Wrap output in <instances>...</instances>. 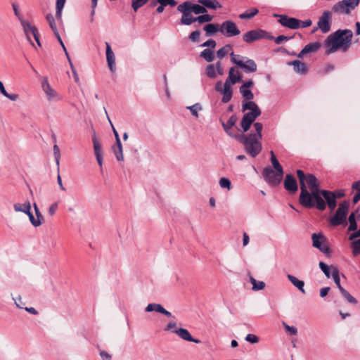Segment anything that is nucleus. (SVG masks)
<instances>
[{
	"label": "nucleus",
	"mask_w": 360,
	"mask_h": 360,
	"mask_svg": "<svg viewBox=\"0 0 360 360\" xmlns=\"http://www.w3.org/2000/svg\"><path fill=\"white\" fill-rule=\"evenodd\" d=\"M300 184V202L305 207H316L319 210L326 209V202L320 195L319 184L316 176L311 174L307 176L302 170H297Z\"/></svg>",
	"instance_id": "nucleus-1"
},
{
	"label": "nucleus",
	"mask_w": 360,
	"mask_h": 360,
	"mask_svg": "<svg viewBox=\"0 0 360 360\" xmlns=\"http://www.w3.org/2000/svg\"><path fill=\"white\" fill-rule=\"evenodd\" d=\"M352 36L350 30H339L329 35L324 41V46L327 48L326 53L330 54L340 48L347 50L351 44Z\"/></svg>",
	"instance_id": "nucleus-2"
},
{
	"label": "nucleus",
	"mask_w": 360,
	"mask_h": 360,
	"mask_svg": "<svg viewBox=\"0 0 360 360\" xmlns=\"http://www.w3.org/2000/svg\"><path fill=\"white\" fill-rule=\"evenodd\" d=\"M235 139L243 144L245 151L252 158L256 157L262 150L261 139L252 134H237Z\"/></svg>",
	"instance_id": "nucleus-3"
},
{
	"label": "nucleus",
	"mask_w": 360,
	"mask_h": 360,
	"mask_svg": "<svg viewBox=\"0 0 360 360\" xmlns=\"http://www.w3.org/2000/svg\"><path fill=\"white\" fill-rule=\"evenodd\" d=\"M242 110L243 112L249 110L248 112L245 113L240 123L243 132H246L256 118L261 115V110L254 101L243 103Z\"/></svg>",
	"instance_id": "nucleus-4"
},
{
	"label": "nucleus",
	"mask_w": 360,
	"mask_h": 360,
	"mask_svg": "<svg viewBox=\"0 0 360 360\" xmlns=\"http://www.w3.org/2000/svg\"><path fill=\"white\" fill-rule=\"evenodd\" d=\"M231 61L243 70L245 72L252 73L257 71V65L252 59L236 55L233 52L231 53Z\"/></svg>",
	"instance_id": "nucleus-5"
},
{
	"label": "nucleus",
	"mask_w": 360,
	"mask_h": 360,
	"mask_svg": "<svg viewBox=\"0 0 360 360\" xmlns=\"http://www.w3.org/2000/svg\"><path fill=\"white\" fill-rule=\"evenodd\" d=\"M359 0H342L335 4L332 11L338 14H349L351 11L358 6Z\"/></svg>",
	"instance_id": "nucleus-6"
},
{
	"label": "nucleus",
	"mask_w": 360,
	"mask_h": 360,
	"mask_svg": "<svg viewBox=\"0 0 360 360\" xmlns=\"http://www.w3.org/2000/svg\"><path fill=\"white\" fill-rule=\"evenodd\" d=\"M177 10L182 13L181 23L185 25H190L196 22L195 17L192 15V10L189 8V1H185L177 6Z\"/></svg>",
	"instance_id": "nucleus-7"
},
{
	"label": "nucleus",
	"mask_w": 360,
	"mask_h": 360,
	"mask_svg": "<svg viewBox=\"0 0 360 360\" xmlns=\"http://www.w3.org/2000/svg\"><path fill=\"white\" fill-rule=\"evenodd\" d=\"M283 176V172L274 171L271 167H265L263 170V176L266 182L270 186H275L280 184Z\"/></svg>",
	"instance_id": "nucleus-8"
},
{
	"label": "nucleus",
	"mask_w": 360,
	"mask_h": 360,
	"mask_svg": "<svg viewBox=\"0 0 360 360\" xmlns=\"http://www.w3.org/2000/svg\"><path fill=\"white\" fill-rule=\"evenodd\" d=\"M312 245L325 255H330L331 251L327 244V239L322 233H313L311 236Z\"/></svg>",
	"instance_id": "nucleus-9"
},
{
	"label": "nucleus",
	"mask_w": 360,
	"mask_h": 360,
	"mask_svg": "<svg viewBox=\"0 0 360 360\" xmlns=\"http://www.w3.org/2000/svg\"><path fill=\"white\" fill-rule=\"evenodd\" d=\"M41 88L49 102H57L61 99L58 93L50 85L47 77L42 79Z\"/></svg>",
	"instance_id": "nucleus-10"
},
{
	"label": "nucleus",
	"mask_w": 360,
	"mask_h": 360,
	"mask_svg": "<svg viewBox=\"0 0 360 360\" xmlns=\"http://www.w3.org/2000/svg\"><path fill=\"white\" fill-rule=\"evenodd\" d=\"M348 207L349 204L347 202L340 203L335 214L330 219V224L333 226H338L345 221Z\"/></svg>",
	"instance_id": "nucleus-11"
},
{
	"label": "nucleus",
	"mask_w": 360,
	"mask_h": 360,
	"mask_svg": "<svg viewBox=\"0 0 360 360\" xmlns=\"http://www.w3.org/2000/svg\"><path fill=\"white\" fill-rule=\"evenodd\" d=\"M220 32L227 37H232L239 35L240 31L235 22L226 20L220 25Z\"/></svg>",
	"instance_id": "nucleus-12"
},
{
	"label": "nucleus",
	"mask_w": 360,
	"mask_h": 360,
	"mask_svg": "<svg viewBox=\"0 0 360 360\" xmlns=\"http://www.w3.org/2000/svg\"><path fill=\"white\" fill-rule=\"evenodd\" d=\"M330 18L331 15L330 11H323L321 16L319 18L318 22V27H316L314 30L320 29L323 33L328 32L330 30Z\"/></svg>",
	"instance_id": "nucleus-13"
},
{
	"label": "nucleus",
	"mask_w": 360,
	"mask_h": 360,
	"mask_svg": "<svg viewBox=\"0 0 360 360\" xmlns=\"http://www.w3.org/2000/svg\"><path fill=\"white\" fill-rule=\"evenodd\" d=\"M266 34V32L262 30H253L244 34L243 39L247 43H252L255 41L264 38Z\"/></svg>",
	"instance_id": "nucleus-14"
},
{
	"label": "nucleus",
	"mask_w": 360,
	"mask_h": 360,
	"mask_svg": "<svg viewBox=\"0 0 360 360\" xmlns=\"http://www.w3.org/2000/svg\"><path fill=\"white\" fill-rule=\"evenodd\" d=\"M278 16L280 18L278 22L283 26L292 30H296L300 27L301 20L294 18H289L285 15H280Z\"/></svg>",
	"instance_id": "nucleus-15"
},
{
	"label": "nucleus",
	"mask_w": 360,
	"mask_h": 360,
	"mask_svg": "<svg viewBox=\"0 0 360 360\" xmlns=\"http://www.w3.org/2000/svg\"><path fill=\"white\" fill-rule=\"evenodd\" d=\"M20 23L23 28V31L27 39L31 43L32 46H34V44L32 41V36H36V33L38 32L37 27L32 25L29 21L25 20H20Z\"/></svg>",
	"instance_id": "nucleus-16"
},
{
	"label": "nucleus",
	"mask_w": 360,
	"mask_h": 360,
	"mask_svg": "<svg viewBox=\"0 0 360 360\" xmlns=\"http://www.w3.org/2000/svg\"><path fill=\"white\" fill-rule=\"evenodd\" d=\"M254 85L252 80H248L243 83L239 88V91L243 98L248 101H252L254 98V94L250 90V88Z\"/></svg>",
	"instance_id": "nucleus-17"
},
{
	"label": "nucleus",
	"mask_w": 360,
	"mask_h": 360,
	"mask_svg": "<svg viewBox=\"0 0 360 360\" xmlns=\"http://www.w3.org/2000/svg\"><path fill=\"white\" fill-rule=\"evenodd\" d=\"M105 53H106V60L108 63V66L109 70L112 73H115L116 71V63H115V56L114 52L112 51L111 46L108 42H105Z\"/></svg>",
	"instance_id": "nucleus-18"
},
{
	"label": "nucleus",
	"mask_w": 360,
	"mask_h": 360,
	"mask_svg": "<svg viewBox=\"0 0 360 360\" xmlns=\"http://www.w3.org/2000/svg\"><path fill=\"white\" fill-rule=\"evenodd\" d=\"M284 187L290 193H295L298 190L295 179L291 174H287L284 180Z\"/></svg>",
	"instance_id": "nucleus-19"
},
{
	"label": "nucleus",
	"mask_w": 360,
	"mask_h": 360,
	"mask_svg": "<svg viewBox=\"0 0 360 360\" xmlns=\"http://www.w3.org/2000/svg\"><path fill=\"white\" fill-rule=\"evenodd\" d=\"M320 195L323 197L330 210H334L336 207V195L335 193L323 190L320 193Z\"/></svg>",
	"instance_id": "nucleus-20"
},
{
	"label": "nucleus",
	"mask_w": 360,
	"mask_h": 360,
	"mask_svg": "<svg viewBox=\"0 0 360 360\" xmlns=\"http://www.w3.org/2000/svg\"><path fill=\"white\" fill-rule=\"evenodd\" d=\"M225 82L234 85L236 83L242 82L241 73L235 68H231L229 71V77Z\"/></svg>",
	"instance_id": "nucleus-21"
},
{
	"label": "nucleus",
	"mask_w": 360,
	"mask_h": 360,
	"mask_svg": "<svg viewBox=\"0 0 360 360\" xmlns=\"http://www.w3.org/2000/svg\"><path fill=\"white\" fill-rule=\"evenodd\" d=\"M232 85L233 84H229L228 82H224L223 89L220 92L223 96L221 98L222 103H226L231 101L233 96V89L231 88Z\"/></svg>",
	"instance_id": "nucleus-22"
},
{
	"label": "nucleus",
	"mask_w": 360,
	"mask_h": 360,
	"mask_svg": "<svg viewBox=\"0 0 360 360\" xmlns=\"http://www.w3.org/2000/svg\"><path fill=\"white\" fill-rule=\"evenodd\" d=\"M173 333L178 335L181 339H183L184 340L193 342L195 343L200 342V340L195 339V338H192V336L191 335L188 330L185 328H179L178 330H174Z\"/></svg>",
	"instance_id": "nucleus-23"
},
{
	"label": "nucleus",
	"mask_w": 360,
	"mask_h": 360,
	"mask_svg": "<svg viewBox=\"0 0 360 360\" xmlns=\"http://www.w3.org/2000/svg\"><path fill=\"white\" fill-rule=\"evenodd\" d=\"M288 65H292L294 68V70L297 73L305 74L307 71L306 64L300 60H293L289 62Z\"/></svg>",
	"instance_id": "nucleus-24"
},
{
	"label": "nucleus",
	"mask_w": 360,
	"mask_h": 360,
	"mask_svg": "<svg viewBox=\"0 0 360 360\" xmlns=\"http://www.w3.org/2000/svg\"><path fill=\"white\" fill-rule=\"evenodd\" d=\"M237 122V117L235 115H231L226 123H222V126L225 131L230 136L235 138V134H233L230 129L232 127H233Z\"/></svg>",
	"instance_id": "nucleus-25"
},
{
	"label": "nucleus",
	"mask_w": 360,
	"mask_h": 360,
	"mask_svg": "<svg viewBox=\"0 0 360 360\" xmlns=\"http://www.w3.org/2000/svg\"><path fill=\"white\" fill-rule=\"evenodd\" d=\"M112 152L117 161H123V148L121 141L115 142V144L112 148Z\"/></svg>",
	"instance_id": "nucleus-26"
},
{
	"label": "nucleus",
	"mask_w": 360,
	"mask_h": 360,
	"mask_svg": "<svg viewBox=\"0 0 360 360\" xmlns=\"http://www.w3.org/2000/svg\"><path fill=\"white\" fill-rule=\"evenodd\" d=\"M13 210L15 212H22L26 214L27 212H29V210H31L30 202L29 201H27L22 204L15 202L13 204Z\"/></svg>",
	"instance_id": "nucleus-27"
},
{
	"label": "nucleus",
	"mask_w": 360,
	"mask_h": 360,
	"mask_svg": "<svg viewBox=\"0 0 360 360\" xmlns=\"http://www.w3.org/2000/svg\"><path fill=\"white\" fill-rule=\"evenodd\" d=\"M287 277L295 287L300 290L303 294H305V290L304 288V283L303 281L299 280L297 278L290 274H288Z\"/></svg>",
	"instance_id": "nucleus-28"
},
{
	"label": "nucleus",
	"mask_w": 360,
	"mask_h": 360,
	"mask_svg": "<svg viewBox=\"0 0 360 360\" xmlns=\"http://www.w3.org/2000/svg\"><path fill=\"white\" fill-rule=\"evenodd\" d=\"M207 37H210L217 32H220V26L217 24L210 23L203 27Z\"/></svg>",
	"instance_id": "nucleus-29"
},
{
	"label": "nucleus",
	"mask_w": 360,
	"mask_h": 360,
	"mask_svg": "<svg viewBox=\"0 0 360 360\" xmlns=\"http://www.w3.org/2000/svg\"><path fill=\"white\" fill-rule=\"evenodd\" d=\"M198 2L205 8L211 9H217L221 7V5L217 0H198Z\"/></svg>",
	"instance_id": "nucleus-30"
},
{
	"label": "nucleus",
	"mask_w": 360,
	"mask_h": 360,
	"mask_svg": "<svg viewBox=\"0 0 360 360\" xmlns=\"http://www.w3.org/2000/svg\"><path fill=\"white\" fill-rule=\"evenodd\" d=\"M250 282L252 285V290L253 291L262 290L265 288V283L263 281H257L252 276H250L249 278Z\"/></svg>",
	"instance_id": "nucleus-31"
},
{
	"label": "nucleus",
	"mask_w": 360,
	"mask_h": 360,
	"mask_svg": "<svg viewBox=\"0 0 360 360\" xmlns=\"http://www.w3.org/2000/svg\"><path fill=\"white\" fill-rule=\"evenodd\" d=\"M92 141H93V145H94V150L95 156L102 155L103 153H102L101 144L99 142L95 133L92 137Z\"/></svg>",
	"instance_id": "nucleus-32"
},
{
	"label": "nucleus",
	"mask_w": 360,
	"mask_h": 360,
	"mask_svg": "<svg viewBox=\"0 0 360 360\" xmlns=\"http://www.w3.org/2000/svg\"><path fill=\"white\" fill-rule=\"evenodd\" d=\"M186 109L189 110L191 115L195 118L199 117L198 112L202 110V106L200 103H196L192 105L186 107Z\"/></svg>",
	"instance_id": "nucleus-33"
},
{
	"label": "nucleus",
	"mask_w": 360,
	"mask_h": 360,
	"mask_svg": "<svg viewBox=\"0 0 360 360\" xmlns=\"http://www.w3.org/2000/svg\"><path fill=\"white\" fill-rule=\"evenodd\" d=\"M189 8H191V10H192L193 13H194L196 15L203 14L207 11L206 8L202 5L201 6L196 4H192L190 1Z\"/></svg>",
	"instance_id": "nucleus-34"
},
{
	"label": "nucleus",
	"mask_w": 360,
	"mask_h": 360,
	"mask_svg": "<svg viewBox=\"0 0 360 360\" xmlns=\"http://www.w3.org/2000/svg\"><path fill=\"white\" fill-rule=\"evenodd\" d=\"M200 56L202 58H204L207 62H212L214 59V52L209 49H206L203 50L200 54Z\"/></svg>",
	"instance_id": "nucleus-35"
},
{
	"label": "nucleus",
	"mask_w": 360,
	"mask_h": 360,
	"mask_svg": "<svg viewBox=\"0 0 360 360\" xmlns=\"http://www.w3.org/2000/svg\"><path fill=\"white\" fill-rule=\"evenodd\" d=\"M321 48V44L319 42H313L307 44L304 47V51L308 53H314Z\"/></svg>",
	"instance_id": "nucleus-36"
},
{
	"label": "nucleus",
	"mask_w": 360,
	"mask_h": 360,
	"mask_svg": "<svg viewBox=\"0 0 360 360\" xmlns=\"http://www.w3.org/2000/svg\"><path fill=\"white\" fill-rule=\"evenodd\" d=\"M331 273H332V274H331L332 278H333L336 286L338 288L339 290H340L341 288H343L340 285L339 270L336 267H333Z\"/></svg>",
	"instance_id": "nucleus-37"
},
{
	"label": "nucleus",
	"mask_w": 360,
	"mask_h": 360,
	"mask_svg": "<svg viewBox=\"0 0 360 360\" xmlns=\"http://www.w3.org/2000/svg\"><path fill=\"white\" fill-rule=\"evenodd\" d=\"M258 13V9L252 8L250 10L239 15L240 19H250Z\"/></svg>",
	"instance_id": "nucleus-38"
},
{
	"label": "nucleus",
	"mask_w": 360,
	"mask_h": 360,
	"mask_svg": "<svg viewBox=\"0 0 360 360\" xmlns=\"http://www.w3.org/2000/svg\"><path fill=\"white\" fill-rule=\"evenodd\" d=\"M163 307L160 304L150 303L147 305L145 308L146 312L156 311L160 313Z\"/></svg>",
	"instance_id": "nucleus-39"
},
{
	"label": "nucleus",
	"mask_w": 360,
	"mask_h": 360,
	"mask_svg": "<svg viewBox=\"0 0 360 360\" xmlns=\"http://www.w3.org/2000/svg\"><path fill=\"white\" fill-rule=\"evenodd\" d=\"M352 188L356 191V193L353 197V202L357 203L360 200V181L354 182Z\"/></svg>",
	"instance_id": "nucleus-40"
},
{
	"label": "nucleus",
	"mask_w": 360,
	"mask_h": 360,
	"mask_svg": "<svg viewBox=\"0 0 360 360\" xmlns=\"http://www.w3.org/2000/svg\"><path fill=\"white\" fill-rule=\"evenodd\" d=\"M351 248L353 256L356 257L360 255V238L352 240Z\"/></svg>",
	"instance_id": "nucleus-41"
},
{
	"label": "nucleus",
	"mask_w": 360,
	"mask_h": 360,
	"mask_svg": "<svg viewBox=\"0 0 360 360\" xmlns=\"http://www.w3.org/2000/svg\"><path fill=\"white\" fill-rule=\"evenodd\" d=\"M46 20L48 22L50 28L53 31V33L58 32L57 26L55 22V19L53 15L51 13H48L46 16Z\"/></svg>",
	"instance_id": "nucleus-42"
},
{
	"label": "nucleus",
	"mask_w": 360,
	"mask_h": 360,
	"mask_svg": "<svg viewBox=\"0 0 360 360\" xmlns=\"http://www.w3.org/2000/svg\"><path fill=\"white\" fill-rule=\"evenodd\" d=\"M271 161L275 170L279 172L280 173L283 172V168L276 159L273 151H271Z\"/></svg>",
	"instance_id": "nucleus-43"
},
{
	"label": "nucleus",
	"mask_w": 360,
	"mask_h": 360,
	"mask_svg": "<svg viewBox=\"0 0 360 360\" xmlns=\"http://www.w3.org/2000/svg\"><path fill=\"white\" fill-rule=\"evenodd\" d=\"M65 1L66 0H56V16L58 19H61L62 10L64 7Z\"/></svg>",
	"instance_id": "nucleus-44"
},
{
	"label": "nucleus",
	"mask_w": 360,
	"mask_h": 360,
	"mask_svg": "<svg viewBox=\"0 0 360 360\" xmlns=\"http://www.w3.org/2000/svg\"><path fill=\"white\" fill-rule=\"evenodd\" d=\"M212 19H213V16H212L209 14L203 13L201 15L195 17V20H196V22H198L200 24H202L204 22H210L212 20Z\"/></svg>",
	"instance_id": "nucleus-45"
},
{
	"label": "nucleus",
	"mask_w": 360,
	"mask_h": 360,
	"mask_svg": "<svg viewBox=\"0 0 360 360\" xmlns=\"http://www.w3.org/2000/svg\"><path fill=\"white\" fill-rule=\"evenodd\" d=\"M319 266L321 269V270L323 271V273L325 274V276L327 278L330 277V270L332 271V268L333 266H330L328 264H325L323 262H320L319 264Z\"/></svg>",
	"instance_id": "nucleus-46"
},
{
	"label": "nucleus",
	"mask_w": 360,
	"mask_h": 360,
	"mask_svg": "<svg viewBox=\"0 0 360 360\" xmlns=\"http://www.w3.org/2000/svg\"><path fill=\"white\" fill-rule=\"evenodd\" d=\"M340 292L348 302L352 304L357 303V300L353 296H352L345 288H341Z\"/></svg>",
	"instance_id": "nucleus-47"
},
{
	"label": "nucleus",
	"mask_w": 360,
	"mask_h": 360,
	"mask_svg": "<svg viewBox=\"0 0 360 360\" xmlns=\"http://www.w3.org/2000/svg\"><path fill=\"white\" fill-rule=\"evenodd\" d=\"M25 214L28 216L30 223L33 226L38 227L41 225L42 221L34 217L33 214L31 212V210H29V212H27Z\"/></svg>",
	"instance_id": "nucleus-48"
},
{
	"label": "nucleus",
	"mask_w": 360,
	"mask_h": 360,
	"mask_svg": "<svg viewBox=\"0 0 360 360\" xmlns=\"http://www.w3.org/2000/svg\"><path fill=\"white\" fill-rule=\"evenodd\" d=\"M231 49L230 45H226L222 48L219 49L217 52V56L219 58H223L228 53L229 51Z\"/></svg>",
	"instance_id": "nucleus-49"
},
{
	"label": "nucleus",
	"mask_w": 360,
	"mask_h": 360,
	"mask_svg": "<svg viewBox=\"0 0 360 360\" xmlns=\"http://www.w3.org/2000/svg\"><path fill=\"white\" fill-rule=\"evenodd\" d=\"M148 0H132L131 7L136 12L138 9L145 5Z\"/></svg>",
	"instance_id": "nucleus-50"
},
{
	"label": "nucleus",
	"mask_w": 360,
	"mask_h": 360,
	"mask_svg": "<svg viewBox=\"0 0 360 360\" xmlns=\"http://www.w3.org/2000/svg\"><path fill=\"white\" fill-rule=\"evenodd\" d=\"M219 186L222 188H226L228 191L231 188V181L225 177L221 178L219 181Z\"/></svg>",
	"instance_id": "nucleus-51"
},
{
	"label": "nucleus",
	"mask_w": 360,
	"mask_h": 360,
	"mask_svg": "<svg viewBox=\"0 0 360 360\" xmlns=\"http://www.w3.org/2000/svg\"><path fill=\"white\" fill-rule=\"evenodd\" d=\"M349 231H355L357 229V224L356 222L355 219V215L354 213H352L349 217Z\"/></svg>",
	"instance_id": "nucleus-52"
},
{
	"label": "nucleus",
	"mask_w": 360,
	"mask_h": 360,
	"mask_svg": "<svg viewBox=\"0 0 360 360\" xmlns=\"http://www.w3.org/2000/svg\"><path fill=\"white\" fill-rule=\"evenodd\" d=\"M206 75L210 78H214L216 77L215 68L213 65H208L205 69Z\"/></svg>",
	"instance_id": "nucleus-53"
},
{
	"label": "nucleus",
	"mask_w": 360,
	"mask_h": 360,
	"mask_svg": "<svg viewBox=\"0 0 360 360\" xmlns=\"http://www.w3.org/2000/svg\"><path fill=\"white\" fill-rule=\"evenodd\" d=\"M59 202H54L50 205L48 209V213L50 216H53L58 209Z\"/></svg>",
	"instance_id": "nucleus-54"
},
{
	"label": "nucleus",
	"mask_w": 360,
	"mask_h": 360,
	"mask_svg": "<svg viewBox=\"0 0 360 360\" xmlns=\"http://www.w3.org/2000/svg\"><path fill=\"white\" fill-rule=\"evenodd\" d=\"M254 127H255L256 133L252 134L255 135L257 137L262 139V130L263 128L262 124L260 122H255V123H254Z\"/></svg>",
	"instance_id": "nucleus-55"
},
{
	"label": "nucleus",
	"mask_w": 360,
	"mask_h": 360,
	"mask_svg": "<svg viewBox=\"0 0 360 360\" xmlns=\"http://www.w3.org/2000/svg\"><path fill=\"white\" fill-rule=\"evenodd\" d=\"M104 110H105V114H106V115H107V118H108V121H109V122H110V125H111V127H112V131H113V134H114V135H115V142H120V141H121V140H120V136H119L118 132H117V130L115 129V127H114V126H113V124H112V123L111 120H110V118H109V117H108V112H107L106 109H105V108H104Z\"/></svg>",
	"instance_id": "nucleus-56"
},
{
	"label": "nucleus",
	"mask_w": 360,
	"mask_h": 360,
	"mask_svg": "<svg viewBox=\"0 0 360 360\" xmlns=\"http://www.w3.org/2000/svg\"><path fill=\"white\" fill-rule=\"evenodd\" d=\"M53 154L56 159V162L57 165H59L60 162V148L58 146V145L55 144L53 146Z\"/></svg>",
	"instance_id": "nucleus-57"
},
{
	"label": "nucleus",
	"mask_w": 360,
	"mask_h": 360,
	"mask_svg": "<svg viewBox=\"0 0 360 360\" xmlns=\"http://www.w3.org/2000/svg\"><path fill=\"white\" fill-rule=\"evenodd\" d=\"M285 329L291 335H295L297 333V329L295 326H290L285 323L283 324Z\"/></svg>",
	"instance_id": "nucleus-58"
},
{
	"label": "nucleus",
	"mask_w": 360,
	"mask_h": 360,
	"mask_svg": "<svg viewBox=\"0 0 360 360\" xmlns=\"http://www.w3.org/2000/svg\"><path fill=\"white\" fill-rule=\"evenodd\" d=\"M217 43L213 39H208L201 44L202 47H210L211 49H214L216 47Z\"/></svg>",
	"instance_id": "nucleus-59"
},
{
	"label": "nucleus",
	"mask_w": 360,
	"mask_h": 360,
	"mask_svg": "<svg viewBox=\"0 0 360 360\" xmlns=\"http://www.w3.org/2000/svg\"><path fill=\"white\" fill-rule=\"evenodd\" d=\"M200 32L198 30L192 32L189 35V39L192 41H198L199 40Z\"/></svg>",
	"instance_id": "nucleus-60"
},
{
	"label": "nucleus",
	"mask_w": 360,
	"mask_h": 360,
	"mask_svg": "<svg viewBox=\"0 0 360 360\" xmlns=\"http://www.w3.org/2000/svg\"><path fill=\"white\" fill-rule=\"evenodd\" d=\"M158 3L162 4V6H174L176 5V2L175 0H157Z\"/></svg>",
	"instance_id": "nucleus-61"
},
{
	"label": "nucleus",
	"mask_w": 360,
	"mask_h": 360,
	"mask_svg": "<svg viewBox=\"0 0 360 360\" xmlns=\"http://www.w3.org/2000/svg\"><path fill=\"white\" fill-rule=\"evenodd\" d=\"M245 340L249 342L255 344L258 342L259 338L255 335L248 334L245 338Z\"/></svg>",
	"instance_id": "nucleus-62"
},
{
	"label": "nucleus",
	"mask_w": 360,
	"mask_h": 360,
	"mask_svg": "<svg viewBox=\"0 0 360 360\" xmlns=\"http://www.w3.org/2000/svg\"><path fill=\"white\" fill-rule=\"evenodd\" d=\"M289 38L284 35H279L276 38L274 39V41L277 44H281L284 41H288Z\"/></svg>",
	"instance_id": "nucleus-63"
},
{
	"label": "nucleus",
	"mask_w": 360,
	"mask_h": 360,
	"mask_svg": "<svg viewBox=\"0 0 360 360\" xmlns=\"http://www.w3.org/2000/svg\"><path fill=\"white\" fill-rule=\"evenodd\" d=\"M100 355L103 360H110L111 359V355H110L108 352L105 351H101L100 352Z\"/></svg>",
	"instance_id": "nucleus-64"
}]
</instances>
